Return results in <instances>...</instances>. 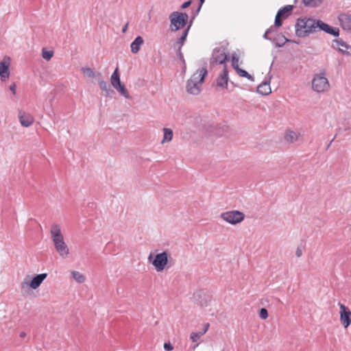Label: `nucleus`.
<instances>
[{"mask_svg":"<svg viewBox=\"0 0 351 351\" xmlns=\"http://www.w3.org/2000/svg\"><path fill=\"white\" fill-rule=\"evenodd\" d=\"M319 23L312 19H299L295 25V32L298 36L304 37L318 28Z\"/></svg>","mask_w":351,"mask_h":351,"instance_id":"nucleus-3","label":"nucleus"},{"mask_svg":"<svg viewBox=\"0 0 351 351\" xmlns=\"http://www.w3.org/2000/svg\"><path fill=\"white\" fill-rule=\"evenodd\" d=\"M335 43L337 48L340 52L345 55H351V46L341 40H337Z\"/></svg>","mask_w":351,"mask_h":351,"instance_id":"nucleus-16","label":"nucleus"},{"mask_svg":"<svg viewBox=\"0 0 351 351\" xmlns=\"http://www.w3.org/2000/svg\"><path fill=\"white\" fill-rule=\"evenodd\" d=\"M164 135L162 140V143L170 142L173 138V130L169 128L163 129Z\"/></svg>","mask_w":351,"mask_h":351,"instance_id":"nucleus-23","label":"nucleus"},{"mask_svg":"<svg viewBox=\"0 0 351 351\" xmlns=\"http://www.w3.org/2000/svg\"><path fill=\"white\" fill-rule=\"evenodd\" d=\"M188 14L179 12H173L169 16L171 22V29L172 31H177L183 28L188 21Z\"/></svg>","mask_w":351,"mask_h":351,"instance_id":"nucleus-5","label":"nucleus"},{"mask_svg":"<svg viewBox=\"0 0 351 351\" xmlns=\"http://www.w3.org/2000/svg\"><path fill=\"white\" fill-rule=\"evenodd\" d=\"M209 327H210V324H209V323H206V324H205L204 325V326H203V330H202V331H201V332H201V334H202V335H204V334L208 331V330Z\"/></svg>","mask_w":351,"mask_h":351,"instance_id":"nucleus-35","label":"nucleus"},{"mask_svg":"<svg viewBox=\"0 0 351 351\" xmlns=\"http://www.w3.org/2000/svg\"><path fill=\"white\" fill-rule=\"evenodd\" d=\"M47 274H41L36 276L32 278V280L29 282H23L21 284V287L24 289L25 287H30L33 289H36L40 287L43 281L47 278Z\"/></svg>","mask_w":351,"mask_h":351,"instance_id":"nucleus-11","label":"nucleus"},{"mask_svg":"<svg viewBox=\"0 0 351 351\" xmlns=\"http://www.w3.org/2000/svg\"><path fill=\"white\" fill-rule=\"evenodd\" d=\"M82 71V73L88 77L93 78L97 75V74L90 68L88 67L83 68Z\"/></svg>","mask_w":351,"mask_h":351,"instance_id":"nucleus-26","label":"nucleus"},{"mask_svg":"<svg viewBox=\"0 0 351 351\" xmlns=\"http://www.w3.org/2000/svg\"><path fill=\"white\" fill-rule=\"evenodd\" d=\"M71 274L73 280L77 283L82 284L86 281L85 275L80 271L73 270L71 271Z\"/></svg>","mask_w":351,"mask_h":351,"instance_id":"nucleus-20","label":"nucleus"},{"mask_svg":"<svg viewBox=\"0 0 351 351\" xmlns=\"http://www.w3.org/2000/svg\"><path fill=\"white\" fill-rule=\"evenodd\" d=\"M339 322L344 329H347L351 325V310L344 304L339 302Z\"/></svg>","mask_w":351,"mask_h":351,"instance_id":"nucleus-7","label":"nucleus"},{"mask_svg":"<svg viewBox=\"0 0 351 351\" xmlns=\"http://www.w3.org/2000/svg\"><path fill=\"white\" fill-rule=\"evenodd\" d=\"M296 255L298 256H300L302 255V250L300 248H298L296 250Z\"/></svg>","mask_w":351,"mask_h":351,"instance_id":"nucleus-38","label":"nucleus"},{"mask_svg":"<svg viewBox=\"0 0 351 351\" xmlns=\"http://www.w3.org/2000/svg\"><path fill=\"white\" fill-rule=\"evenodd\" d=\"M268 33H269V31H267V32H265V35H266V34H267Z\"/></svg>","mask_w":351,"mask_h":351,"instance_id":"nucleus-43","label":"nucleus"},{"mask_svg":"<svg viewBox=\"0 0 351 351\" xmlns=\"http://www.w3.org/2000/svg\"><path fill=\"white\" fill-rule=\"evenodd\" d=\"M317 23H319L318 27H319L322 30L335 36H339V30L338 28H334L328 24L319 21H318Z\"/></svg>","mask_w":351,"mask_h":351,"instance_id":"nucleus-15","label":"nucleus"},{"mask_svg":"<svg viewBox=\"0 0 351 351\" xmlns=\"http://www.w3.org/2000/svg\"><path fill=\"white\" fill-rule=\"evenodd\" d=\"M143 38L141 36H137L130 45L131 51L133 53H137L141 49V46L143 44Z\"/></svg>","mask_w":351,"mask_h":351,"instance_id":"nucleus-19","label":"nucleus"},{"mask_svg":"<svg viewBox=\"0 0 351 351\" xmlns=\"http://www.w3.org/2000/svg\"><path fill=\"white\" fill-rule=\"evenodd\" d=\"M322 2V0H303V3L304 5L311 7H315L319 5Z\"/></svg>","mask_w":351,"mask_h":351,"instance_id":"nucleus-27","label":"nucleus"},{"mask_svg":"<svg viewBox=\"0 0 351 351\" xmlns=\"http://www.w3.org/2000/svg\"><path fill=\"white\" fill-rule=\"evenodd\" d=\"M19 119L20 123L25 128L29 127L34 121V117L29 113H26L23 111L19 112Z\"/></svg>","mask_w":351,"mask_h":351,"instance_id":"nucleus-14","label":"nucleus"},{"mask_svg":"<svg viewBox=\"0 0 351 351\" xmlns=\"http://www.w3.org/2000/svg\"><path fill=\"white\" fill-rule=\"evenodd\" d=\"M312 88L317 93H324L330 89V84L324 72L314 75L312 80Z\"/></svg>","mask_w":351,"mask_h":351,"instance_id":"nucleus-4","label":"nucleus"},{"mask_svg":"<svg viewBox=\"0 0 351 351\" xmlns=\"http://www.w3.org/2000/svg\"><path fill=\"white\" fill-rule=\"evenodd\" d=\"M11 59L8 56H5L0 62V77L2 81H5L10 77V66Z\"/></svg>","mask_w":351,"mask_h":351,"instance_id":"nucleus-9","label":"nucleus"},{"mask_svg":"<svg viewBox=\"0 0 351 351\" xmlns=\"http://www.w3.org/2000/svg\"><path fill=\"white\" fill-rule=\"evenodd\" d=\"M206 74L207 71L205 68L197 69L187 82V91L193 95L198 94L200 91V87Z\"/></svg>","mask_w":351,"mask_h":351,"instance_id":"nucleus-2","label":"nucleus"},{"mask_svg":"<svg viewBox=\"0 0 351 351\" xmlns=\"http://www.w3.org/2000/svg\"><path fill=\"white\" fill-rule=\"evenodd\" d=\"M99 86L101 90L106 93V95H109L110 88L108 83L103 80H99Z\"/></svg>","mask_w":351,"mask_h":351,"instance_id":"nucleus-25","label":"nucleus"},{"mask_svg":"<svg viewBox=\"0 0 351 351\" xmlns=\"http://www.w3.org/2000/svg\"><path fill=\"white\" fill-rule=\"evenodd\" d=\"M202 336V335L201 334L200 332H193L190 335V338L193 342H197V341L199 340V339L201 338Z\"/></svg>","mask_w":351,"mask_h":351,"instance_id":"nucleus-29","label":"nucleus"},{"mask_svg":"<svg viewBox=\"0 0 351 351\" xmlns=\"http://www.w3.org/2000/svg\"><path fill=\"white\" fill-rule=\"evenodd\" d=\"M148 258H149V261H152V254H150V255L149 256Z\"/></svg>","mask_w":351,"mask_h":351,"instance_id":"nucleus-41","label":"nucleus"},{"mask_svg":"<svg viewBox=\"0 0 351 351\" xmlns=\"http://www.w3.org/2000/svg\"><path fill=\"white\" fill-rule=\"evenodd\" d=\"M227 60V55L223 49H216L213 53L212 58L210 59L211 64H223Z\"/></svg>","mask_w":351,"mask_h":351,"instance_id":"nucleus-12","label":"nucleus"},{"mask_svg":"<svg viewBox=\"0 0 351 351\" xmlns=\"http://www.w3.org/2000/svg\"><path fill=\"white\" fill-rule=\"evenodd\" d=\"M20 337L24 338L26 337V333L25 332H21L19 335Z\"/></svg>","mask_w":351,"mask_h":351,"instance_id":"nucleus-39","label":"nucleus"},{"mask_svg":"<svg viewBox=\"0 0 351 351\" xmlns=\"http://www.w3.org/2000/svg\"><path fill=\"white\" fill-rule=\"evenodd\" d=\"M168 261V256L166 252H162L156 255L152 263H167Z\"/></svg>","mask_w":351,"mask_h":351,"instance_id":"nucleus-22","label":"nucleus"},{"mask_svg":"<svg viewBox=\"0 0 351 351\" xmlns=\"http://www.w3.org/2000/svg\"><path fill=\"white\" fill-rule=\"evenodd\" d=\"M340 26L346 31L351 32V14L349 13H341L338 16Z\"/></svg>","mask_w":351,"mask_h":351,"instance_id":"nucleus-13","label":"nucleus"},{"mask_svg":"<svg viewBox=\"0 0 351 351\" xmlns=\"http://www.w3.org/2000/svg\"><path fill=\"white\" fill-rule=\"evenodd\" d=\"M53 54L52 51H47L45 49H43L42 52L43 58L47 60H49L52 58Z\"/></svg>","mask_w":351,"mask_h":351,"instance_id":"nucleus-30","label":"nucleus"},{"mask_svg":"<svg viewBox=\"0 0 351 351\" xmlns=\"http://www.w3.org/2000/svg\"><path fill=\"white\" fill-rule=\"evenodd\" d=\"M228 80V71L226 66H224V68L222 71V73L220 74L219 77L217 79V86L224 88L227 86Z\"/></svg>","mask_w":351,"mask_h":351,"instance_id":"nucleus-17","label":"nucleus"},{"mask_svg":"<svg viewBox=\"0 0 351 351\" xmlns=\"http://www.w3.org/2000/svg\"><path fill=\"white\" fill-rule=\"evenodd\" d=\"M188 29L189 28L184 31V32L183 33L182 36L180 37V43H183L184 42V40H186V38L187 36V34H188Z\"/></svg>","mask_w":351,"mask_h":351,"instance_id":"nucleus-34","label":"nucleus"},{"mask_svg":"<svg viewBox=\"0 0 351 351\" xmlns=\"http://www.w3.org/2000/svg\"><path fill=\"white\" fill-rule=\"evenodd\" d=\"M154 267H155V269L158 271V272H160L162 271H163L164 269H167L166 267V265H154Z\"/></svg>","mask_w":351,"mask_h":351,"instance_id":"nucleus-32","label":"nucleus"},{"mask_svg":"<svg viewBox=\"0 0 351 351\" xmlns=\"http://www.w3.org/2000/svg\"><path fill=\"white\" fill-rule=\"evenodd\" d=\"M164 348H165L166 350L171 351V350H173V346L171 344V343H170V342H168V343H165V344H164Z\"/></svg>","mask_w":351,"mask_h":351,"instance_id":"nucleus-33","label":"nucleus"},{"mask_svg":"<svg viewBox=\"0 0 351 351\" xmlns=\"http://www.w3.org/2000/svg\"><path fill=\"white\" fill-rule=\"evenodd\" d=\"M237 73L242 77H246L251 81H254V77L250 75L246 71L240 69L239 67L235 69Z\"/></svg>","mask_w":351,"mask_h":351,"instance_id":"nucleus-24","label":"nucleus"},{"mask_svg":"<svg viewBox=\"0 0 351 351\" xmlns=\"http://www.w3.org/2000/svg\"><path fill=\"white\" fill-rule=\"evenodd\" d=\"M221 217L226 222L231 224H237L241 222L245 217L242 212L238 210H231L223 213Z\"/></svg>","mask_w":351,"mask_h":351,"instance_id":"nucleus-8","label":"nucleus"},{"mask_svg":"<svg viewBox=\"0 0 351 351\" xmlns=\"http://www.w3.org/2000/svg\"><path fill=\"white\" fill-rule=\"evenodd\" d=\"M16 84L14 83L10 86V90L14 93H16Z\"/></svg>","mask_w":351,"mask_h":351,"instance_id":"nucleus-37","label":"nucleus"},{"mask_svg":"<svg viewBox=\"0 0 351 351\" xmlns=\"http://www.w3.org/2000/svg\"><path fill=\"white\" fill-rule=\"evenodd\" d=\"M239 62V56L237 53H233L232 56V66L234 69H238Z\"/></svg>","mask_w":351,"mask_h":351,"instance_id":"nucleus-28","label":"nucleus"},{"mask_svg":"<svg viewBox=\"0 0 351 351\" xmlns=\"http://www.w3.org/2000/svg\"><path fill=\"white\" fill-rule=\"evenodd\" d=\"M127 27H128V24L124 27V28L123 29V32H125L126 29H127Z\"/></svg>","mask_w":351,"mask_h":351,"instance_id":"nucleus-40","label":"nucleus"},{"mask_svg":"<svg viewBox=\"0 0 351 351\" xmlns=\"http://www.w3.org/2000/svg\"><path fill=\"white\" fill-rule=\"evenodd\" d=\"M50 234L57 252L62 257L67 256L69 250L64 241L60 226L58 224H53L51 226Z\"/></svg>","mask_w":351,"mask_h":351,"instance_id":"nucleus-1","label":"nucleus"},{"mask_svg":"<svg viewBox=\"0 0 351 351\" xmlns=\"http://www.w3.org/2000/svg\"><path fill=\"white\" fill-rule=\"evenodd\" d=\"M259 316L263 319H266L268 317V312L266 308H261L259 311Z\"/></svg>","mask_w":351,"mask_h":351,"instance_id":"nucleus-31","label":"nucleus"},{"mask_svg":"<svg viewBox=\"0 0 351 351\" xmlns=\"http://www.w3.org/2000/svg\"><path fill=\"white\" fill-rule=\"evenodd\" d=\"M201 2V4H202L204 2V0H199Z\"/></svg>","mask_w":351,"mask_h":351,"instance_id":"nucleus-42","label":"nucleus"},{"mask_svg":"<svg viewBox=\"0 0 351 351\" xmlns=\"http://www.w3.org/2000/svg\"><path fill=\"white\" fill-rule=\"evenodd\" d=\"M300 134L293 130H287L284 136L285 140L289 143H293L298 140Z\"/></svg>","mask_w":351,"mask_h":351,"instance_id":"nucleus-18","label":"nucleus"},{"mask_svg":"<svg viewBox=\"0 0 351 351\" xmlns=\"http://www.w3.org/2000/svg\"><path fill=\"white\" fill-rule=\"evenodd\" d=\"M257 92L263 95H267L271 93V87L268 83H263L257 88Z\"/></svg>","mask_w":351,"mask_h":351,"instance_id":"nucleus-21","label":"nucleus"},{"mask_svg":"<svg viewBox=\"0 0 351 351\" xmlns=\"http://www.w3.org/2000/svg\"><path fill=\"white\" fill-rule=\"evenodd\" d=\"M293 10L292 5H287L282 9H280L275 18V26L279 27L282 24V20L287 19L290 14L291 12Z\"/></svg>","mask_w":351,"mask_h":351,"instance_id":"nucleus-10","label":"nucleus"},{"mask_svg":"<svg viewBox=\"0 0 351 351\" xmlns=\"http://www.w3.org/2000/svg\"><path fill=\"white\" fill-rule=\"evenodd\" d=\"M110 82L112 86L123 97L130 98L128 91L125 88L124 84H123L120 80V75L119 73V69L117 67L114 71L112 73L110 77Z\"/></svg>","mask_w":351,"mask_h":351,"instance_id":"nucleus-6","label":"nucleus"},{"mask_svg":"<svg viewBox=\"0 0 351 351\" xmlns=\"http://www.w3.org/2000/svg\"><path fill=\"white\" fill-rule=\"evenodd\" d=\"M191 1H186V2H184V3L182 5L181 8H182V9H185V8H188V7L191 5Z\"/></svg>","mask_w":351,"mask_h":351,"instance_id":"nucleus-36","label":"nucleus"}]
</instances>
